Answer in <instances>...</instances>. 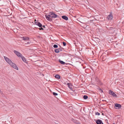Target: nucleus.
Returning a JSON list of instances; mask_svg holds the SVG:
<instances>
[{"label": "nucleus", "mask_w": 124, "mask_h": 124, "mask_svg": "<svg viewBox=\"0 0 124 124\" xmlns=\"http://www.w3.org/2000/svg\"><path fill=\"white\" fill-rule=\"evenodd\" d=\"M4 57L6 61L9 65H10L11 67L17 70H18V68L16 65L15 63H13L10 59L5 56H4Z\"/></svg>", "instance_id": "nucleus-1"}, {"label": "nucleus", "mask_w": 124, "mask_h": 124, "mask_svg": "<svg viewBox=\"0 0 124 124\" xmlns=\"http://www.w3.org/2000/svg\"><path fill=\"white\" fill-rule=\"evenodd\" d=\"M35 23L36 25H37L39 27H40V28H39V30H44L43 29L42 27V24L40 23L36 22H35Z\"/></svg>", "instance_id": "nucleus-2"}, {"label": "nucleus", "mask_w": 124, "mask_h": 124, "mask_svg": "<svg viewBox=\"0 0 124 124\" xmlns=\"http://www.w3.org/2000/svg\"><path fill=\"white\" fill-rule=\"evenodd\" d=\"M48 16L51 18H56L57 15L52 12H50L48 14Z\"/></svg>", "instance_id": "nucleus-3"}, {"label": "nucleus", "mask_w": 124, "mask_h": 124, "mask_svg": "<svg viewBox=\"0 0 124 124\" xmlns=\"http://www.w3.org/2000/svg\"><path fill=\"white\" fill-rule=\"evenodd\" d=\"M14 52L15 54L18 57H21L22 56V54L20 52H18V51L14 50Z\"/></svg>", "instance_id": "nucleus-4"}, {"label": "nucleus", "mask_w": 124, "mask_h": 124, "mask_svg": "<svg viewBox=\"0 0 124 124\" xmlns=\"http://www.w3.org/2000/svg\"><path fill=\"white\" fill-rule=\"evenodd\" d=\"M21 38L22 39V40L25 41H29V37H22Z\"/></svg>", "instance_id": "nucleus-5"}, {"label": "nucleus", "mask_w": 124, "mask_h": 124, "mask_svg": "<svg viewBox=\"0 0 124 124\" xmlns=\"http://www.w3.org/2000/svg\"><path fill=\"white\" fill-rule=\"evenodd\" d=\"M108 92L109 94L112 95L113 96H115L116 95V94L113 91L109 90Z\"/></svg>", "instance_id": "nucleus-6"}, {"label": "nucleus", "mask_w": 124, "mask_h": 124, "mask_svg": "<svg viewBox=\"0 0 124 124\" xmlns=\"http://www.w3.org/2000/svg\"><path fill=\"white\" fill-rule=\"evenodd\" d=\"M46 19L48 21H51L52 20V18L48 16V15H45Z\"/></svg>", "instance_id": "nucleus-7"}, {"label": "nucleus", "mask_w": 124, "mask_h": 124, "mask_svg": "<svg viewBox=\"0 0 124 124\" xmlns=\"http://www.w3.org/2000/svg\"><path fill=\"white\" fill-rule=\"evenodd\" d=\"M112 14L111 12H110V14L107 16V18L108 20H110L112 19Z\"/></svg>", "instance_id": "nucleus-8"}, {"label": "nucleus", "mask_w": 124, "mask_h": 124, "mask_svg": "<svg viewBox=\"0 0 124 124\" xmlns=\"http://www.w3.org/2000/svg\"><path fill=\"white\" fill-rule=\"evenodd\" d=\"M96 122L97 124H101L102 122L101 120L98 119L97 120Z\"/></svg>", "instance_id": "nucleus-9"}, {"label": "nucleus", "mask_w": 124, "mask_h": 124, "mask_svg": "<svg viewBox=\"0 0 124 124\" xmlns=\"http://www.w3.org/2000/svg\"><path fill=\"white\" fill-rule=\"evenodd\" d=\"M21 57L22 60L23 61V62H24L25 63H27L26 60L24 56H22Z\"/></svg>", "instance_id": "nucleus-10"}, {"label": "nucleus", "mask_w": 124, "mask_h": 124, "mask_svg": "<svg viewBox=\"0 0 124 124\" xmlns=\"http://www.w3.org/2000/svg\"><path fill=\"white\" fill-rule=\"evenodd\" d=\"M62 18L63 19L65 20H67L68 19V17L66 16H62Z\"/></svg>", "instance_id": "nucleus-11"}, {"label": "nucleus", "mask_w": 124, "mask_h": 124, "mask_svg": "<svg viewBox=\"0 0 124 124\" xmlns=\"http://www.w3.org/2000/svg\"><path fill=\"white\" fill-rule=\"evenodd\" d=\"M121 107V105L117 103V109H119Z\"/></svg>", "instance_id": "nucleus-12"}, {"label": "nucleus", "mask_w": 124, "mask_h": 124, "mask_svg": "<svg viewBox=\"0 0 124 124\" xmlns=\"http://www.w3.org/2000/svg\"><path fill=\"white\" fill-rule=\"evenodd\" d=\"M55 77V78L59 79L60 78V76L59 75H56Z\"/></svg>", "instance_id": "nucleus-13"}, {"label": "nucleus", "mask_w": 124, "mask_h": 124, "mask_svg": "<svg viewBox=\"0 0 124 124\" xmlns=\"http://www.w3.org/2000/svg\"><path fill=\"white\" fill-rule=\"evenodd\" d=\"M59 49H57L55 50L54 52L57 53H59L60 52V51L59 50Z\"/></svg>", "instance_id": "nucleus-14"}, {"label": "nucleus", "mask_w": 124, "mask_h": 124, "mask_svg": "<svg viewBox=\"0 0 124 124\" xmlns=\"http://www.w3.org/2000/svg\"><path fill=\"white\" fill-rule=\"evenodd\" d=\"M67 85H68V87L70 88V89H71V85L70 83H67Z\"/></svg>", "instance_id": "nucleus-15"}, {"label": "nucleus", "mask_w": 124, "mask_h": 124, "mask_svg": "<svg viewBox=\"0 0 124 124\" xmlns=\"http://www.w3.org/2000/svg\"><path fill=\"white\" fill-rule=\"evenodd\" d=\"M59 62L60 63L62 64H64L65 63V62L62 61L60 60H59Z\"/></svg>", "instance_id": "nucleus-16"}, {"label": "nucleus", "mask_w": 124, "mask_h": 124, "mask_svg": "<svg viewBox=\"0 0 124 124\" xmlns=\"http://www.w3.org/2000/svg\"><path fill=\"white\" fill-rule=\"evenodd\" d=\"M83 97L84 99H86L88 98V96L86 95H84Z\"/></svg>", "instance_id": "nucleus-17"}, {"label": "nucleus", "mask_w": 124, "mask_h": 124, "mask_svg": "<svg viewBox=\"0 0 124 124\" xmlns=\"http://www.w3.org/2000/svg\"><path fill=\"white\" fill-rule=\"evenodd\" d=\"M99 91L101 93H102L103 92V91L101 89V88H99Z\"/></svg>", "instance_id": "nucleus-18"}, {"label": "nucleus", "mask_w": 124, "mask_h": 124, "mask_svg": "<svg viewBox=\"0 0 124 124\" xmlns=\"http://www.w3.org/2000/svg\"><path fill=\"white\" fill-rule=\"evenodd\" d=\"M53 47L54 48H57L58 47V46L56 44H54L53 46Z\"/></svg>", "instance_id": "nucleus-19"}, {"label": "nucleus", "mask_w": 124, "mask_h": 124, "mask_svg": "<svg viewBox=\"0 0 124 124\" xmlns=\"http://www.w3.org/2000/svg\"><path fill=\"white\" fill-rule=\"evenodd\" d=\"M95 115H99L100 114L98 112H95Z\"/></svg>", "instance_id": "nucleus-20"}, {"label": "nucleus", "mask_w": 124, "mask_h": 124, "mask_svg": "<svg viewBox=\"0 0 124 124\" xmlns=\"http://www.w3.org/2000/svg\"><path fill=\"white\" fill-rule=\"evenodd\" d=\"M53 94L54 95L56 96L58 95V94L55 92H53Z\"/></svg>", "instance_id": "nucleus-21"}, {"label": "nucleus", "mask_w": 124, "mask_h": 124, "mask_svg": "<svg viewBox=\"0 0 124 124\" xmlns=\"http://www.w3.org/2000/svg\"><path fill=\"white\" fill-rule=\"evenodd\" d=\"M62 44H63V45L64 46H65L66 45V43L65 42H62Z\"/></svg>", "instance_id": "nucleus-22"}, {"label": "nucleus", "mask_w": 124, "mask_h": 124, "mask_svg": "<svg viewBox=\"0 0 124 124\" xmlns=\"http://www.w3.org/2000/svg\"><path fill=\"white\" fill-rule=\"evenodd\" d=\"M31 43V42H28L26 44H30Z\"/></svg>", "instance_id": "nucleus-23"}, {"label": "nucleus", "mask_w": 124, "mask_h": 124, "mask_svg": "<svg viewBox=\"0 0 124 124\" xmlns=\"http://www.w3.org/2000/svg\"><path fill=\"white\" fill-rule=\"evenodd\" d=\"M114 107L115 109H116V103L115 104V106Z\"/></svg>", "instance_id": "nucleus-24"}, {"label": "nucleus", "mask_w": 124, "mask_h": 124, "mask_svg": "<svg viewBox=\"0 0 124 124\" xmlns=\"http://www.w3.org/2000/svg\"><path fill=\"white\" fill-rule=\"evenodd\" d=\"M58 49H59V50L60 51H62V49H61V48H59Z\"/></svg>", "instance_id": "nucleus-25"}, {"label": "nucleus", "mask_w": 124, "mask_h": 124, "mask_svg": "<svg viewBox=\"0 0 124 124\" xmlns=\"http://www.w3.org/2000/svg\"><path fill=\"white\" fill-rule=\"evenodd\" d=\"M43 27L44 28H45V26L44 25H43V26L42 25V27Z\"/></svg>", "instance_id": "nucleus-26"}, {"label": "nucleus", "mask_w": 124, "mask_h": 124, "mask_svg": "<svg viewBox=\"0 0 124 124\" xmlns=\"http://www.w3.org/2000/svg\"><path fill=\"white\" fill-rule=\"evenodd\" d=\"M77 124H80L79 123H77Z\"/></svg>", "instance_id": "nucleus-27"}, {"label": "nucleus", "mask_w": 124, "mask_h": 124, "mask_svg": "<svg viewBox=\"0 0 124 124\" xmlns=\"http://www.w3.org/2000/svg\"><path fill=\"white\" fill-rule=\"evenodd\" d=\"M101 124H104L102 122V123Z\"/></svg>", "instance_id": "nucleus-28"}, {"label": "nucleus", "mask_w": 124, "mask_h": 124, "mask_svg": "<svg viewBox=\"0 0 124 124\" xmlns=\"http://www.w3.org/2000/svg\"><path fill=\"white\" fill-rule=\"evenodd\" d=\"M112 124H115L114 123H113Z\"/></svg>", "instance_id": "nucleus-29"}, {"label": "nucleus", "mask_w": 124, "mask_h": 124, "mask_svg": "<svg viewBox=\"0 0 124 124\" xmlns=\"http://www.w3.org/2000/svg\"><path fill=\"white\" fill-rule=\"evenodd\" d=\"M102 115H103V113H102Z\"/></svg>", "instance_id": "nucleus-30"}, {"label": "nucleus", "mask_w": 124, "mask_h": 124, "mask_svg": "<svg viewBox=\"0 0 124 124\" xmlns=\"http://www.w3.org/2000/svg\"><path fill=\"white\" fill-rule=\"evenodd\" d=\"M0 92L1 91H0Z\"/></svg>", "instance_id": "nucleus-31"}, {"label": "nucleus", "mask_w": 124, "mask_h": 124, "mask_svg": "<svg viewBox=\"0 0 124 124\" xmlns=\"http://www.w3.org/2000/svg\"><path fill=\"white\" fill-rule=\"evenodd\" d=\"M1 0H0V1H1Z\"/></svg>", "instance_id": "nucleus-32"}]
</instances>
